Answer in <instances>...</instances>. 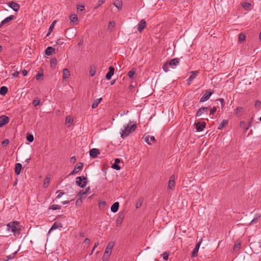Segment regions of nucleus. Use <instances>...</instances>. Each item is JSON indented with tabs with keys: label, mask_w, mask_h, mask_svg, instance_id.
I'll use <instances>...</instances> for the list:
<instances>
[{
	"label": "nucleus",
	"mask_w": 261,
	"mask_h": 261,
	"mask_svg": "<svg viewBox=\"0 0 261 261\" xmlns=\"http://www.w3.org/2000/svg\"><path fill=\"white\" fill-rule=\"evenodd\" d=\"M6 227L8 232H12L14 236L18 235L21 230V226L17 221H12L8 223Z\"/></svg>",
	"instance_id": "f257e3e1"
},
{
	"label": "nucleus",
	"mask_w": 261,
	"mask_h": 261,
	"mask_svg": "<svg viewBox=\"0 0 261 261\" xmlns=\"http://www.w3.org/2000/svg\"><path fill=\"white\" fill-rule=\"evenodd\" d=\"M130 122L127 125L125 126L124 129L122 130L121 133V137L123 139L125 138L128 136L131 133L135 131L137 125L136 124H133L131 125Z\"/></svg>",
	"instance_id": "f03ea898"
},
{
	"label": "nucleus",
	"mask_w": 261,
	"mask_h": 261,
	"mask_svg": "<svg viewBox=\"0 0 261 261\" xmlns=\"http://www.w3.org/2000/svg\"><path fill=\"white\" fill-rule=\"evenodd\" d=\"M114 244L113 242H110L105 250V251L104 252V254L103 256L102 260L103 261H105V260H107L109 258V256L111 254L112 251L113 249V248L114 247Z\"/></svg>",
	"instance_id": "7ed1b4c3"
},
{
	"label": "nucleus",
	"mask_w": 261,
	"mask_h": 261,
	"mask_svg": "<svg viewBox=\"0 0 261 261\" xmlns=\"http://www.w3.org/2000/svg\"><path fill=\"white\" fill-rule=\"evenodd\" d=\"M76 184L82 188H84L87 184L86 178L84 176H79L76 177Z\"/></svg>",
	"instance_id": "20e7f679"
},
{
	"label": "nucleus",
	"mask_w": 261,
	"mask_h": 261,
	"mask_svg": "<svg viewBox=\"0 0 261 261\" xmlns=\"http://www.w3.org/2000/svg\"><path fill=\"white\" fill-rule=\"evenodd\" d=\"M191 75L189 77L187 84L190 85L192 81L196 77L198 74V71H193L191 72Z\"/></svg>",
	"instance_id": "39448f33"
},
{
	"label": "nucleus",
	"mask_w": 261,
	"mask_h": 261,
	"mask_svg": "<svg viewBox=\"0 0 261 261\" xmlns=\"http://www.w3.org/2000/svg\"><path fill=\"white\" fill-rule=\"evenodd\" d=\"M83 167V163L80 162L78 163L76 166L74 167L73 170L70 173L69 175H73L79 172L82 169Z\"/></svg>",
	"instance_id": "423d86ee"
},
{
	"label": "nucleus",
	"mask_w": 261,
	"mask_h": 261,
	"mask_svg": "<svg viewBox=\"0 0 261 261\" xmlns=\"http://www.w3.org/2000/svg\"><path fill=\"white\" fill-rule=\"evenodd\" d=\"M7 4L15 12H17L20 8L19 5L13 1L9 2Z\"/></svg>",
	"instance_id": "0eeeda50"
},
{
	"label": "nucleus",
	"mask_w": 261,
	"mask_h": 261,
	"mask_svg": "<svg viewBox=\"0 0 261 261\" xmlns=\"http://www.w3.org/2000/svg\"><path fill=\"white\" fill-rule=\"evenodd\" d=\"M9 118L5 115L0 116V127H2L9 123Z\"/></svg>",
	"instance_id": "6e6552de"
},
{
	"label": "nucleus",
	"mask_w": 261,
	"mask_h": 261,
	"mask_svg": "<svg viewBox=\"0 0 261 261\" xmlns=\"http://www.w3.org/2000/svg\"><path fill=\"white\" fill-rule=\"evenodd\" d=\"M144 140L148 145H151V142H155V139L153 136H146L144 137Z\"/></svg>",
	"instance_id": "1a4fd4ad"
},
{
	"label": "nucleus",
	"mask_w": 261,
	"mask_h": 261,
	"mask_svg": "<svg viewBox=\"0 0 261 261\" xmlns=\"http://www.w3.org/2000/svg\"><path fill=\"white\" fill-rule=\"evenodd\" d=\"M201 241H199V242H198L196 244V246H195V247L194 249H193V251H192V252L191 256H192V257H195V256H197L198 251V250H199V249L200 246V245H201Z\"/></svg>",
	"instance_id": "9d476101"
},
{
	"label": "nucleus",
	"mask_w": 261,
	"mask_h": 261,
	"mask_svg": "<svg viewBox=\"0 0 261 261\" xmlns=\"http://www.w3.org/2000/svg\"><path fill=\"white\" fill-rule=\"evenodd\" d=\"M146 27V21L144 19H142L137 25V30L139 32H141Z\"/></svg>",
	"instance_id": "9b49d317"
},
{
	"label": "nucleus",
	"mask_w": 261,
	"mask_h": 261,
	"mask_svg": "<svg viewBox=\"0 0 261 261\" xmlns=\"http://www.w3.org/2000/svg\"><path fill=\"white\" fill-rule=\"evenodd\" d=\"M174 179H175L174 176V175H172L170 177V179H169V182H168V189H171L172 190H173L174 187H175Z\"/></svg>",
	"instance_id": "f8f14e48"
},
{
	"label": "nucleus",
	"mask_w": 261,
	"mask_h": 261,
	"mask_svg": "<svg viewBox=\"0 0 261 261\" xmlns=\"http://www.w3.org/2000/svg\"><path fill=\"white\" fill-rule=\"evenodd\" d=\"M168 62L169 63L170 66L172 68H174L175 67L178 65L179 63V59L178 58H174Z\"/></svg>",
	"instance_id": "ddd939ff"
},
{
	"label": "nucleus",
	"mask_w": 261,
	"mask_h": 261,
	"mask_svg": "<svg viewBox=\"0 0 261 261\" xmlns=\"http://www.w3.org/2000/svg\"><path fill=\"white\" fill-rule=\"evenodd\" d=\"M212 92H206L201 97V98L200 99V102H203L206 101L207 100H208L210 98V97L212 95Z\"/></svg>",
	"instance_id": "4468645a"
},
{
	"label": "nucleus",
	"mask_w": 261,
	"mask_h": 261,
	"mask_svg": "<svg viewBox=\"0 0 261 261\" xmlns=\"http://www.w3.org/2000/svg\"><path fill=\"white\" fill-rule=\"evenodd\" d=\"M205 126V122H198L196 123V128L197 132H201Z\"/></svg>",
	"instance_id": "2eb2a0df"
},
{
	"label": "nucleus",
	"mask_w": 261,
	"mask_h": 261,
	"mask_svg": "<svg viewBox=\"0 0 261 261\" xmlns=\"http://www.w3.org/2000/svg\"><path fill=\"white\" fill-rule=\"evenodd\" d=\"M99 153V150L96 148H92L90 150V155L93 158H96Z\"/></svg>",
	"instance_id": "dca6fc26"
},
{
	"label": "nucleus",
	"mask_w": 261,
	"mask_h": 261,
	"mask_svg": "<svg viewBox=\"0 0 261 261\" xmlns=\"http://www.w3.org/2000/svg\"><path fill=\"white\" fill-rule=\"evenodd\" d=\"M109 69V72L107 73L106 77L107 80H110L114 74L115 69L113 66H110Z\"/></svg>",
	"instance_id": "f3484780"
},
{
	"label": "nucleus",
	"mask_w": 261,
	"mask_h": 261,
	"mask_svg": "<svg viewBox=\"0 0 261 261\" xmlns=\"http://www.w3.org/2000/svg\"><path fill=\"white\" fill-rule=\"evenodd\" d=\"M124 218V216L123 214H120L119 215V216H118L117 219H116V226L118 227L119 226H120V225L121 224L122 221H123V220Z\"/></svg>",
	"instance_id": "a211bd4d"
},
{
	"label": "nucleus",
	"mask_w": 261,
	"mask_h": 261,
	"mask_svg": "<svg viewBox=\"0 0 261 261\" xmlns=\"http://www.w3.org/2000/svg\"><path fill=\"white\" fill-rule=\"evenodd\" d=\"M70 75V73L69 70L67 68H64L63 70V79L66 80L69 77Z\"/></svg>",
	"instance_id": "6ab92c4d"
},
{
	"label": "nucleus",
	"mask_w": 261,
	"mask_h": 261,
	"mask_svg": "<svg viewBox=\"0 0 261 261\" xmlns=\"http://www.w3.org/2000/svg\"><path fill=\"white\" fill-rule=\"evenodd\" d=\"M208 107H202L199 109L196 113V116H200L203 113L206 112L208 111Z\"/></svg>",
	"instance_id": "aec40b11"
},
{
	"label": "nucleus",
	"mask_w": 261,
	"mask_h": 261,
	"mask_svg": "<svg viewBox=\"0 0 261 261\" xmlns=\"http://www.w3.org/2000/svg\"><path fill=\"white\" fill-rule=\"evenodd\" d=\"M63 227V225L61 223L56 222L54 223V224L50 228L49 231L55 230L57 228H62Z\"/></svg>",
	"instance_id": "412c9836"
},
{
	"label": "nucleus",
	"mask_w": 261,
	"mask_h": 261,
	"mask_svg": "<svg viewBox=\"0 0 261 261\" xmlns=\"http://www.w3.org/2000/svg\"><path fill=\"white\" fill-rule=\"evenodd\" d=\"M119 206V203L118 202H116L112 205L111 210L113 213H116L118 211Z\"/></svg>",
	"instance_id": "4be33fe9"
},
{
	"label": "nucleus",
	"mask_w": 261,
	"mask_h": 261,
	"mask_svg": "<svg viewBox=\"0 0 261 261\" xmlns=\"http://www.w3.org/2000/svg\"><path fill=\"white\" fill-rule=\"evenodd\" d=\"M22 169V165L20 163H16L15 166V172L17 175H19Z\"/></svg>",
	"instance_id": "5701e85b"
},
{
	"label": "nucleus",
	"mask_w": 261,
	"mask_h": 261,
	"mask_svg": "<svg viewBox=\"0 0 261 261\" xmlns=\"http://www.w3.org/2000/svg\"><path fill=\"white\" fill-rule=\"evenodd\" d=\"M97 67L95 65H93L90 66V69H89V74L91 76H93L96 71Z\"/></svg>",
	"instance_id": "b1692460"
},
{
	"label": "nucleus",
	"mask_w": 261,
	"mask_h": 261,
	"mask_svg": "<svg viewBox=\"0 0 261 261\" xmlns=\"http://www.w3.org/2000/svg\"><path fill=\"white\" fill-rule=\"evenodd\" d=\"M113 5L119 10L121 9L122 7V3L121 0H115Z\"/></svg>",
	"instance_id": "393cba45"
},
{
	"label": "nucleus",
	"mask_w": 261,
	"mask_h": 261,
	"mask_svg": "<svg viewBox=\"0 0 261 261\" xmlns=\"http://www.w3.org/2000/svg\"><path fill=\"white\" fill-rule=\"evenodd\" d=\"M55 49L51 46L48 47L45 50V54L47 56H50L55 53Z\"/></svg>",
	"instance_id": "a878e982"
},
{
	"label": "nucleus",
	"mask_w": 261,
	"mask_h": 261,
	"mask_svg": "<svg viewBox=\"0 0 261 261\" xmlns=\"http://www.w3.org/2000/svg\"><path fill=\"white\" fill-rule=\"evenodd\" d=\"M15 16L14 15H10L9 17H6L3 20H2V24H6L8 23L9 22L14 19Z\"/></svg>",
	"instance_id": "bb28decb"
},
{
	"label": "nucleus",
	"mask_w": 261,
	"mask_h": 261,
	"mask_svg": "<svg viewBox=\"0 0 261 261\" xmlns=\"http://www.w3.org/2000/svg\"><path fill=\"white\" fill-rule=\"evenodd\" d=\"M57 22V20H54L52 23L51 24H50L49 29H48V33L47 34H46V37H48L50 34L52 32L54 27H55V24Z\"/></svg>",
	"instance_id": "cd10ccee"
},
{
	"label": "nucleus",
	"mask_w": 261,
	"mask_h": 261,
	"mask_svg": "<svg viewBox=\"0 0 261 261\" xmlns=\"http://www.w3.org/2000/svg\"><path fill=\"white\" fill-rule=\"evenodd\" d=\"M244 111L243 108L241 107H238L236 109V114L238 117H240Z\"/></svg>",
	"instance_id": "c85d7f7f"
},
{
	"label": "nucleus",
	"mask_w": 261,
	"mask_h": 261,
	"mask_svg": "<svg viewBox=\"0 0 261 261\" xmlns=\"http://www.w3.org/2000/svg\"><path fill=\"white\" fill-rule=\"evenodd\" d=\"M102 100V98H98V99H96L94 102L93 103H92V108L93 109H95L96 108H97V107L98 106V104L100 103V102Z\"/></svg>",
	"instance_id": "c756f323"
},
{
	"label": "nucleus",
	"mask_w": 261,
	"mask_h": 261,
	"mask_svg": "<svg viewBox=\"0 0 261 261\" xmlns=\"http://www.w3.org/2000/svg\"><path fill=\"white\" fill-rule=\"evenodd\" d=\"M228 120H223L219 124V126L218 127V129H221L222 128H223L224 126H225L228 124Z\"/></svg>",
	"instance_id": "7c9ffc66"
},
{
	"label": "nucleus",
	"mask_w": 261,
	"mask_h": 261,
	"mask_svg": "<svg viewBox=\"0 0 261 261\" xmlns=\"http://www.w3.org/2000/svg\"><path fill=\"white\" fill-rule=\"evenodd\" d=\"M69 19L71 22H75L77 21V16L76 14H71L69 16Z\"/></svg>",
	"instance_id": "2f4dec72"
},
{
	"label": "nucleus",
	"mask_w": 261,
	"mask_h": 261,
	"mask_svg": "<svg viewBox=\"0 0 261 261\" xmlns=\"http://www.w3.org/2000/svg\"><path fill=\"white\" fill-rule=\"evenodd\" d=\"M169 66H170L169 63L167 62L163 65L162 68L165 72H167L169 70Z\"/></svg>",
	"instance_id": "473e14b6"
},
{
	"label": "nucleus",
	"mask_w": 261,
	"mask_h": 261,
	"mask_svg": "<svg viewBox=\"0 0 261 261\" xmlns=\"http://www.w3.org/2000/svg\"><path fill=\"white\" fill-rule=\"evenodd\" d=\"M8 92V88L5 86H3L0 89V94L2 95L6 94Z\"/></svg>",
	"instance_id": "72a5a7b5"
},
{
	"label": "nucleus",
	"mask_w": 261,
	"mask_h": 261,
	"mask_svg": "<svg viewBox=\"0 0 261 261\" xmlns=\"http://www.w3.org/2000/svg\"><path fill=\"white\" fill-rule=\"evenodd\" d=\"M136 73V71L134 69H132L128 72V76L130 79H133L134 76Z\"/></svg>",
	"instance_id": "f704fd0d"
},
{
	"label": "nucleus",
	"mask_w": 261,
	"mask_h": 261,
	"mask_svg": "<svg viewBox=\"0 0 261 261\" xmlns=\"http://www.w3.org/2000/svg\"><path fill=\"white\" fill-rule=\"evenodd\" d=\"M246 36L243 33H240L239 35V41L240 42H243L245 40Z\"/></svg>",
	"instance_id": "c9c22d12"
},
{
	"label": "nucleus",
	"mask_w": 261,
	"mask_h": 261,
	"mask_svg": "<svg viewBox=\"0 0 261 261\" xmlns=\"http://www.w3.org/2000/svg\"><path fill=\"white\" fill-rule=\"evenodd\" d=\"M57 63V60L56 58H53L50 60V66L51 67H55L56 64Z\"/></svg>",
	"instance_id": "e433bc0d"
},
{
	"label": "nucleus",
	"mask_w": 261,
	"mask_h": 261,
	"mask_svg": "<svg viewBox=\"0 0 261 261\" xmlns=\"http://www.w3.org/2000/svg\"><path fill=\"white\" fill-rule=\"evenodd\" d=\"M143 201V199H142V198H140L138 200V201L136 203V206L137 208H139L142 206Z\"/></svg>",
	"instance_id": "4c0bfd02"
},
{
	"label": "nucleus",
	"mask_w": 261,
	"mask_h": 261,
	"mask_svg": "<svg viewBox=\"0 0 261 261\" xmlns=\"http://www.w3.org/2000/svg\"><path fill=\"white\" fill-rule=\"evenodd\" d=\"M50 181V178L49 177H46L44 180V187L47 188L48 186L49 182Z\"/></svg>",
	"instance_id": "58836bf2"
},
{
	"label": "nucleus",
	"mask_w": 261,
	"mask_h": 261,
	"mask_svg": "<svg viewBox=\"0 0 261 261\" xmlns=\"http://www.w3.org/2000/svg\"><path fill=\"white\" fill-rule=\"evenodd\" d=\"M73 121V120L72 118V117L69 116L66 117V118L65 119V123L66 124L72 123Z\"/></svg>",
	"instance_id": "ea45409f"
},
{
	"label": "nucleus",
	"mask_w": 261,
	"mask_h": 261,
	"mask_svg": "<svg viewBox=\"0 0 261 261\" xmlns=\"http://www.w3.org/2000/svg\"><path fill=\"white\" fill-rule=\"evenodd\" d=\"M61 206L57 204H53L51 205L50 207V208L53 210H60L61 208Z\"/></svg>",
	"instance_id": "a19ab883"
},
{
	"label": "nucleus",
	"mask_w": 261,
	"mask_h": 261,
	"mask_svg": "<svg viewBox=\"0 0 261 261\" xmlns=\"http://www.w3.org/2000/svg\"><path fill=\"white\" fill-rule=\"evenodd\" d=\"M56 194H57L56 198L57 199H59L62 197V196H63L64 194V193L60 190H58L56 192Z\"/></svg>",
	"instance_id": "79ce46f5"
},
{
	"label": "nucleus",
	"mask_w": 261,
	"mask_h": 261,
	"mask_svg": "<svg viewBox=\"0 0 261 261\" xmlns=\"http://www.w3.org/2000/svg\"><path fill=\"white\" fill-rule=\"evenodd\" d=\"M40 103V100L38 99H34L33 100L32 103L36 107L38 106Z\"/></svg>",
	"instance_id": "37998d69"
},
{
	"label": "nucleus",
	"mask_w": 261,
	"mask_h": 261,
	"mask_svg": "<svg viewBox=\"0 0 261 261\" xmlns=\"http://www.w3.org/2000/svg\"><path fill=\"white\" fill-rule=\"evenodd\" d=\"M251 6L250 4L248 3H244L242 5V7L246 9H249Z\"/></svg>",
	"instance_id": "c03bdc74"
},
{
	"label": "nucleus",
	"mask_w": 261,
	"mask_h": 261,
	"mask_svg": "<svg viewBox=\"0 0 261 261\" xmlns=\"http://www.w3.org/2000/svg\"><path fill=\"white\" fill-rule=\"evenodd\" d=\"M27 140L30 142H32L34 140V137L32 135H28L27 137Z\"/></svg>",
	"instance_id": "a18cd8bd"
},
{
	"label": "nucleus",
	"mask_w": 261,
	"mask_h": 261,
	"mask_svg": "<svg viewBox=\"0 0 261 261\" xmlns=\"http://www.w3.org/2000/svg\"><path fill=\"white\" fill-rule=\"evenodd\" d=\"M261 105V102L259 100H256L254 104V107L256 109H259Z\"/></svg>",
	"instance_id": "49530a36"
},
{
	"label": "nucleus",
	"mask_w": 261,
	"mask_h": 261,
	"mask_svg": "<svg viewBox=\"0 0 261 261\" xmlns=\"http://www.w3.org/2000/svg\"><path fill=\"white\" fill-rule=\"evenodd\" d=\"M115 25V23L114 21H111L109 22L108 25V29L111 30L112 28H113Z\"/></svg>",
	"instance_id": "de8ad7c7"
},
{
	"label": "nucleus",
	"mask_w": 261,
	"mask_h": 261,
	"mask_svg": "<svg viewBox=\"0 0 261 261\" xmlns=\"http://www.w3.org/2000/svg\"><path fill=\"white\" fill-rule=\"evenodd\" d=\"M112 167L117 170H119L120 169V167L118 165V164L115 163L112 165Z\"/></svg>",
	"instance_id": "09e8293b"
},
{
	"label": "nucleus",
	"mask_w": 261,
	"mask_h": 261,
	"mask_svg": "<svg viewBox=\"0 0 261 261\" xmlns=\"http://www.w3.org/2000/svg\"><path fill=\"white\" fill-rule=\"evenodd\" d=\"M85 10V6L83 5H77V10L83 11Z\"/></svg>",
	"instance_id": "8fccbe9b"
},
{
	"label": "nucleus",
	"mask_w": 261,
	"mask_h": 261,
	"mask_svg": "<svg viewBox=\"0 0 261 261\" xmlns=\"http://www.w3.org/2000/svg\"><path fill=\"white\" fill-rule=\"evenodd\" d=\"M162 256H163V258L165 260H167L168 259L169 253H167V252H165L162 254Z\"/></svg>",
	"instance_id": "3c124183"
},
{
	"label": "nucleus",
	"mask_w": 261,
	"mask_h": 261,
	"mask_svg": "<svg viewBox=\"0 0 261 261\" xmlns=\"http://www.w3.org/2000/svg\"><path fill=\"white\" fill-rule=\"evenodd\" d=\"M105 2V0H99L97 4L96 7L95 8H97L98 7L101 6Z\"/></svg>",
	"instance_id": "603ef678"
},
{
	"label": "nucleus",
	"mask_w": 261,
	"mask_h": 261,
	"mask_svg": "<svg viewBox=\"0 0 261 261\" xmlns=\"http://www.w3.org/2000/svg\"><path fill=\"white\" fill-rule=\"evenodd\" d=\"M217 111V108L216 107H214L212 109H211L210 110V115H213Z\"/></svg>",
	"instance_id": "864d4df0"
},
{
	"label": "nucleus",
	"mask_w": 261,
	"mask_h": 261,
	"mask_svg": "<svg viewBox=\"0 0 261 261\" xmlns=\"http://www.w3.org/2000/svg\"><path fill=\"white\" fill-rule=\"evenodd\" d=\"M218 100L221 102V108L223 109L225 105L224 99L223 98H220L218 99Z\"/></svg>",
	"instance_id": "5fc2aeb1"
},
{
	"label": "nucleus",
	"mask_w": 261,
	"mask_h": 261,
	"mask_svg": "<svg viewBox=\"0 0 261 261\" xmlns=\"http://www.w3.org/2000/svg\"><path fill=\"white\" fill-rule=\"evenodd\" d=\"M9 143V140L8 139H5L2 142V145L3 146H7Z\"/></svg>",
	"instance_id": "6e6d98bb"
},
{
	"label": "nucleus",
	"mask_w": 261,
	"mask_h": 261,
	"mask_svg": "<svg viewBox=\"0 0 261 261\" xmlns=\"http://www.w3.org/2000/svg\"><path fill=\"white\" fill-rule=\"evenodd\" d=\"M98 245H99V243L98 242H96V243H95L94 246V247H93V249H92V250L91 251V252L90 254V255H91L93 253L94 250L98 246Z\"/></svg>",
	"instance_id": "4d7b16f0"
},
{
	"label": "nucleus",
	"mask_w": 261,
	"mask_h": 261,
	"mask_svg": "<svg viewBox=\"0 0 261 261\" xmlns=\"http://www.w3.org/2000/svg\"><path fill=\"white\" fill-rule=\"evenodd\" d=\"M43 76V73H39L36 76V79L37 80H39L42 76Z\"/></svg>",
	"instance_id": "13d9d810"
},
{
	"label": "nucleus",
	"mask_w": 261,
	"mask_h": 261,
	"mask_svg": "<svg viewBox=\"0 0 261 261\" xmlns=\"http://www.w3.org/2000/svg\"><path fill=\"white\" fill-rule=\"evenodd\" d=\"M76 161V158L74 156H73L70 158V161L71 163H74Z\"/></svg>",
	"instance_id": "bf43d9fd"
},
{
	"label": "nucleus",
	"mask_w": 261,
	"mask_h": 261,
	"mask_svg": "<svg viewBox=\"0 0 261 261\" xmlns=\"http://www.w3.org/2000/svg\"><path fill=\"white\" fill-rule=\"evenodd\" d=\"M240 247H241V244L240 243H238V244H235L234 245V249H238V248H240Z\"/></svg>",
	"instance_id": "052dcab7"
},
{
	"label": "nucleus",
	"mask_w": 261,
	"mask_h": 261,
	"mask_svg": "<svg viewBox=\"0 0 261 261\" xmlns=\"http://www.w3.org/2000/svg\"><path fill=\"white\" fill-rule=\"evenodd\" d=\"M89 190H90V188H88L86 190V191L85 192H83L82 193H80L79 194H80L81 196H83L84 195H85Z\"/></svg>",
	"instance_id": "680f3d73"
},
{
	"label": "nucleus",
	"mask_w": 261,
	"mask_h": 261,
	"mask_svg": "<svg viewBox=\"0 0 261 261\" xmlns=\"http://www.w3.org/2000/svg\"><path fill=\"white\" fill-rule=\"evenodd\" d=\"M19 73L18 71H15L12 74V76L13 77H17L19 75Z\"/></svg>",
	"instance_id": "e2e57ef3"
},
{
	"label": "nucleus",
	"mask_w": 261,
	"mask_h": 261,
	"mask_svg": "<svg viewBox=\"0 0 261 261\" xmlns=\"http://www.w3.org/2000/svg\"><path fill=\"white\" fill-rule=\"evenodd\" d=\"M22 73L23 76H25L28 74V71L25 69H24L22 71Z\"/></svg>",
	"instance_id": "0e129e2a"
},
{
	"label": "nucleus",
	"mask_w": 261,
	"mask_h": 261,
	"mask_svg": "<svg viewBox=\"0 0 261 261\" xmlns=\"http://www.w3.org/2000/svg\"><path fill=\"white\" fill-rule=\"evenodd\" d=\"M89 243H90V240H89V239L86 238V239H85V240H84V243H85V244H89Z\"/></svg>",
	"instance_id": "69168bd1"
},
{
	"label": "nucleus",
	"mask_w": 261,
	"mask_h": 261,
	"mask_svg": "<svg viewBox=\"0 0 261 261\" xmlns=\"http://www.w3.org/2000/svg\"><path fill=\"white\" fill-rule=\"evenodd\" d=\"M258 221V218H254L251 222V223H255L257 222Z\"/></svg>",
	"instance_id": "338daca9"
},
{
	"label": "nucleus",
	"mask_w": 261,
	"mask_h": 261,
	"mask_svg": "<svg viewBox=\"0 0 261 261\" xmlns=\"http://www.w3.org/2000/svg\"><path fill=\"white\" fill-rule=\"evenodd\" d=\"M120 159H116L115 160V163L118 164V163H120Z\"/></svg>",
	"instance_id": "774afa93"
}]
</instances>
